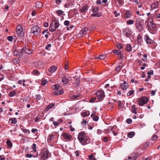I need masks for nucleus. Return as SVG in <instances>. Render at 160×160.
<instances>
[{"label": "nucleus", "instance_id": "f257e3e1", "mask_svg": "<svg viewBox=\"0 0 160 160\" xmlns=\"http://www.w3.org/2000/svg\"><path fill=\"white\" fill-rule=\"evenodd\" d=\"M78 139L82 145H85L90 142V140L89 137L83 132H81L79 133Z\"/></svg>", "mask_w": 160, "mask_h": 160}, {"label": "nucleus", "instance_id": "f03ea898", "mask_svg": "<svg viewBox=\"0 0 160 160\" xmlns=\"http://www.w3.org/2000/svg\"><path fill=\"white\" fill-rule=\"evenodd\" d=\"M40 155L41 160H45L50 157L48 150L46 148L42 150Z\"/></svg>", "mask_w": 160, "mask_h": 160}, {"label": "nucleus", "instance_id": "7ed1b4c3", "mask_svg": "<svg viewBox=\"0 0 160 160\" xmlns=\"http://www.w3.org/2000/svg\"><path fill=\"white\" fill-rule=\"evenodd\" d=\"M59 25V22L56 19L53 20L51 23L49 27V30L52 32L58 28Z\"/></svg>", "mask_w": 160, "mask_h": 160}, {"label": "nucleus", "instance_id": "20e7f679", "mask_svg": "<svg viewBox=\"0 0 160 160\" xmlns=\"http://www.w3.org/2000/svg\"><path fill=\"white\" fill-rule=\"evenodd\" d=\"M135 26L137 29L139 30H142L143 28V22L140 18H137L135 23Z\"/></svg>", "mask_w": 160, "mask_h": 160}, {"label": "nucleus", "instance_id": "39448f33", "mask_svg": "<svg viewBox=\"0 0 160 160\" xmlns=\"http://www.w3.org/2000/svg\"><path fill=\"white\" fill-rule=\"evenodd\" d=\"M31 32L35 35H38L41 31L40 28L38 26L34 25L32 26L31 29Z\"/></svg>", "mask_w": 160, "mask_h": 160}, {"label": "nucleus", "instance_id": "423d86ee", "mask_svg": "<svg viewBox=\"0 0 160 160\" xmlns=\"http://www.w3.org/2000/svg\"><path fill=\"white\" fill-rule=\"evenodd\" d=\"M148 29L150 32L153 34H155L157 30L155 24L151 22L149 25Z\"/></svg>", "mask_w": 160, "mask_h": 160}, {"label": "nucleus", "instance_id": "0eeeda50", "mask_svg": "<svg viewBox=\"0 0 160 160\" xmlns=\"http://www.w3.org/2000/svg\"><path fill=\"white\" fill-rule=\"evenodd\" d=\"M96 95L99 100H102L105 96L104 92L102 90L97 91L96 92Z\"/></svg>", "mask_w": 160, "mask_h": 160}, {"label": "nucleus", "instance_id": "6e6552de", "mask_svg": "<svg viewBox=\"0 0 160 160\" xmlns=\"http://www.w3.org/2000/svg\"><path fill=\"white\" fill-rule=\"evenodd\" d=\"M22 28L20 25L16 27V32L19 37H22L24 35V33L22 31Z\"/></svg>", "mask_w": 160, "mask_h": 160}, {"label": "nucleus", "instance_id": "1a4fd4ad", "mask_svg": "<svg viewBox=\"0 0 160 160\" xmlns=\"http://www.w3.org/2000/svg\"><path fill=\"white\" fill-rule=\"evenodd\" d=\"M132 34V32L131 29L127 28H125L123 30V34L127 37H130Z\"/></svg>", "mask_w": 160, "mask_h": 160}, {"label": "nucleus", "instance_id": "9d476101", "mask_svg": "<svg viewBox=\"0 0 160 160\" xmlns=\"http://www.w3.org/2000/svg\"><path fill=\"white\" fill-rule=\"evenodd\" d=\"M148 99L146 97H142L140 98L138 101V104L140 106H142L147 103Z\"/></svg>", "mask_w": 160, "mask_h": 160}, {"label": "nucleus", "instance_id": "9b49d317", "mask_svg": "<svg viewBox=\"0 0 160 160\" xmlns=\"http://www.w3.org/2000/svg\"><path fill=\"white\" fill-rule=\"evenodd\" d=\"M88 30V29L87 28H84L82 29L77 35V37L79 38L82 37Z\"/></svg>", "mask_w": 160, "mask_h": 160}, {"label": "nucleus", "instance_id": "f8f14e48", "mask_svg": "<svg viewBox=\"0 0 160 160\" xmlns=\"http://www.w3.org/2000/svg\"><path fill=\"white\" fill-rule=\"evenodd\" d=\"M24 49H22L19 51L15 50L13 53V54L15 56H18L22 55L24 53Z\"/></svg>", "mask_w": 160, "mask_h": 160}, {"label": "nucleus", "instance_id": "ddd939ff", "mask_svg": "<svg viewBox=\"0 0 160 160\" xmlns=\"http://www.w3.org/2000/svg\"><path fill=\"white\" fill-rule=\"evenodd\" d=\"M88 7L87 5L83 6L79 10L80 13L84 14L86 13L88 11Z\"/></svg>", "mask_w": 160, "mask_h": 160}, {"label": "nucleus", "instance_id": "4468645a", "mask_svg": "<svg viewBox=\"0 0 160 160\" xmlns=\"http://www.w3.org/2000/svg\"><path fill=\"white\" fill-rule=\"evenodd\" d=\"M128 84L126 82H125L124 83H122L120 84V87L123 90H126L128 87Z\"/></svg>", "mask_w": 160, "mask_h": 160}, {"label": "nucleus", "instance_id": "2eb2a0df", "mask_svg": "<svg viewBox=\"0 0 160 160\" xmlns=\"http://www.w3.org/2000/svg\"><path fill=\"white\" fill-rule=\"evenodd\" d=\"M57 69V67L55 66H52L48 70V71L50 73H52L54 72Z\"/></svg>", "mask_w": 160, "mask_h": 160}, {"label": "nucleus", "instance_id": "dca6fc26", "mask_svg": "<svg viewBox=\"0 0 160 160\" xmlns=\"http://www.w3.org/2000/svg\"><path fill=\"white\" fill-rule=\"evenodd\" d=\"M62 136L66 139H70L72 138L71 135L69 133H64L62 134Z\"/></svg>", "mask_w": 160, "mask_h": 160}, {"label": "nucleus", "instance_id": "f3484780", "mask_svg": "<svg viewBox=\"0 0 160 160\" xmlns=\"http://www.w3.org/2000/svg\"><path fill=\"white\" fill-rule=\"evenodd\" d=\"M158 1L154 2L151 5V8L152 9H156L158 8Z\"/></svg>", "mask_w": 160, "mask_h": 160}, {"label": "nucleus", "instance_id": "a211bd4d", "mask_svg": "<svg viewBox=\"0 0 160 160\" xmlns=\"http://www.w3.org/2000/svg\"><path fill=\"white\" fill-rule=\"evenodd\" d=\"M22 49H24V52H25L26 53L30 54H31L32 52V49H30L29 48H26V47H24Z\"/></svg>", "mask_w": 160, "mask_h": 160}, {"label": "nucleus", "instance_id": "6ab92c4d", "mask_svg": "<svg viewBox=\"0 0 160 160\" xmlns=\"http://www.w3.org/2000/svg\"><path fill=\"white\" fill-rule=\"evenodd\" d=\"M114 129H116V126H113L111 128V131L112 132L113 134L115 136L118 134V129H117V130L116 131H115L114 130Z\"/></svg>", "mask_w": 160, "mask_h": 160}, {"label": "nucleus", "instance_id": "aec40b11", "mask_svg": "<svg viewBox=\"0 0 160 160\" xmlns=\"http://www.w3.org/2000/svg\"><path fill=\"white\" fill-rule=\"evenodd\" d=\"M55 106V104L51 103L48 105L45 108L44 110L45 111H48L49 109L52 108Z\"/></svg>", "mask_w": 160, "mask_h": 160}, {"label": "nucleus", "instance_id": "412c9836", "mask_svg": "<svg viewBox=\"0 0 160 160\" xmlns=\"http://www.w3.org/2000/svg\"><path fill=\"white\" fill-rule=\"evenodd\" d=\"M112 52L118 56L119 57H121L122 55L120 51L119 50H112Z\"/></svg>", "mask_w": 160, "mask_h": 160}, {"label": "nucleus", "instance_id": "4be33fe9", "mask_svg": "<svg viewBox=\"0 0 160 160\" xmlns=\"http://www.w3.org/2000/svg\"><path fill=\"white\" fill-rule=\"evenodd\" d=\"M145 40L147 44H150L151 43V40L149 36H146L144 37Z\"/></svg>", "mask_w": 160, "mask_h": 160}, {"label": "nucleus", "instance_id": "5701e85b", "mask_svg": "<svg viewBox=\"0 0 160 160\" xmlns=\"http://www.w3.org/2000/svg\"><path fill=\"white\" fill-rule=\"evenodd\" d=\"M6 143L8 148L9 149L11 148L12 145V142L10 140H8L6 142Z\"/></svg>", "mask_w": 160, "mask_h": 160}, {"label": "nucleus", "instance_id": "b1692460", "mask_svg": "<svg viewBox=\"0 0 160 160\" xmlns=\"http://www.w3.org/2000/svg\"><path fill=\"white\" fill-rule=\"evenodd\" d=\"M126 50L128 52H130L132 50L131 46L130 44H127L126 45Z\"/></svg>", "mask_w": 160, "mask_h": 160}, {"label": "nucleus", "instance_id": "393cba45", "mask_svg": "<svg viewBox=\"0 0 160 160\" xmlns=\"http://www.w3.org/2000/svg\"><path fill=\"white\" fill-rule=\"evenodd\" d=\"M135 135V133L133 132H131L128 133L127 136L130 138H132Z\"/></svg>", "mask_w": 160, "mask_h": 160}, {"label": "nucleus", "instance_id": "a878e982", "mask_svg": "<svg viewBox=\"0 0 160 160\" xmlns=\"http://www.w3.org/2000/svg\"><path fill=\"white\" fill-rule=\"evenodd\" d=\"M68 79L66 78L64 76L62 77V82H63L64 84H67L68 83Z\"/></svg>", "mask_w": 160, "mask_h": 160}, {"label": "nucleus", "instance_id": "bb28decb", "mask_svg": "<svg viewBox=\"0 0 160 160\" xmlns=\"http://www.w3.org/2000/svg\"><path fill=\"white\" fill-rule=\"evenodd\" d=\"M131 16V14L129 11H127L125 13L124 16L125 18H130Z\"/></svg>", "mask_w": 160, "mask_h": 160}, {"label": "nucleus", "instance_id": "cd10ccee", "mask_svg": "<svg viewBox=\"0 0 160 160\" xmlns=\"http://www.w3.org/2000/svg\"><path fill=\"white\" fill-rule=\"evenodd\" d=\"M42 6V3L40 2H37L36 4V7L38 8H41Z\"/></svg>", "mask_w": 160, "mask_h": 160}, {"label": "nucleus", "instance_id": "c85d7f7f", "mask_svg": "<svg viewBox=\"0 0 160 160\" xmlns=\"http://www.w3.org/2000/svg\"><path fill=\"white\" fill-rule=\"evenodd\" d=\"M21 130L24 133H30V131L28 129H27L24 128L22 126L20 127Z\"/></svg>", "mask_w": 160, "mask_h": 160}, {"label": "nucleus", "instance_id": "c756f323", "mask_svg": "<svg viewBox=\"0 0 160 160\" xmlns=\"http://www.w3.org/2000/svg\"><path fill=\"white\" fill-rule=\"evenodd\" d=\"M90 114V113L88 111H85L81 113V115L83 116H88Z\"/></svg>", "mask_w": 160, "mask_h": 160}, {"label": "nucleus", "instance_id": "7c9ffc66", "mask_svg": "<svg viewBox=\"0 0 160 160\" xmlns=\"http://www.w3.org/2000/svg\"><path fill=\"white\" fill-rule=\"evenodd\" d=\"M16 94V92L15 91H12L9 93L8 95L10 97H12L14 96Z\"/></svg>", "mask_w": 160, "mask_h": 160}, {"label": "nucleus", "instance_id": "2f4dec72", "mask_svg": "<svg viewBox=\"0 0 160 160\" xmlns=\"http://www.w3.org/2000/svg\"><path fill=\"white\" fill-rule=\"evenodd\" d=\"M32 73L33 75H39L40 74V72H39L37 70H33Z\"/></svg>", "mask_w": 160, "mask_h": 160}, {"label": "nucleus", "instance_id": "473e14b6", "mask_svg": "<svg viewBox=\"0 0 160 160\" xmlns=\"http://www.w3.org/2000/svg\"><path fill=\"white\" fill-rule=\"evenodd\" d=\"M64 12L60 10H58L56 11V13L59 16H61L62 15Z\"/></svg>", "mask_w": 160, "mask_h": 160}, {"label": "nucleus", "instance_id": "72a5a7b5", "mask_svg": "<svg viewBox=\"0 0 160 160\" xmlns=\"http://www.w3.org/2000/svg\"><path fill=\"white\" fill-rule=\"evenodd\" d=\"M134 23V21L133 20H129L127 21L126 23L128 25L132 24Z\"/></svg>", "mask_w": 160, "mask_h": 160}, {"label": "nucleus", "instance_id": "f704fd0d", "mask_svg": "<svg viewBox=\"0 0 160 160\" xmlns=\"http://www.w3.org/2000/svg\"><path fill=\"white\" fill-rule=\"evenodd\" d=\"M92 17H99L101 16V14L100 13H93L91 14Z\"/></svg>", "mask_w": 160, "mask_h": 160}, {"label": "nucleus", "instance_id": "c9c22d12", "mask_svg": "<svg viewBox=\"0 0 160 160\" xmlns=\"http://www.w3.org/2000/svg\"><path fill=\"white\" fill-rule=\"evenodd\" d=\"M92 11L93 12H98L99 10L98 7H96L92 9Z\"/></svg>", "mask_w": 160, "mask_h": 160}, {"label": "nucleus", "instance_id": "e433bc0d", "mask_svg": "<svg viewBox=\"0 0 160 160\" xmlns=\"http://www.w3.org/2000/svg\"><path fill=\"white\" fill-rule=\"evenodd\" d=\"M63 93V91L62 90H60L59 91H57L54 92V94L56 95H60Z\"/></svg>", "mask_w": 160, "mask_h": 160}, {"label": "nucleus", "instance_id": "4c0bfd02", "mask_svg": "<svg viewBox=\"0 0 160 160\" xmlns=\"http://www.w3.org/2000/svg\"><path fill=\"white\" fill-rule=\"evenodd\" d=\"M134 92V91L133 90H131L129 91L127 93V95L128 96H130L132 95Z\"/></svg>", "mask_w": 160, "mask_h": 160}, {"label": "nucleus", "instance_id": "58836bf2", "mask_svg": "<svg viewBox=\"0 0 160 160\" xmlns=\"http://www.w3.org/2000/svg\"><path fill=\"white\" fill-rule=\"evenodd\" d=\"M54 138V136L52 134H50L48 137V140L50 141H51L52 139Z\"/></svg>", "mask_w": 160, "mask_h": 160}, {"label": "nucleus", "instance_id": "ea45409f", "mask_svg": "<svg viewBox=\"0 0 160 160\" xmlns=\"http://www.w3.org/2000/svg\"><path fill=\"white\" fill-rule=\"evenodd\" d=\"M80 96V95L79 94H77L75 95H73L71 97V98L72 99L77 98Z\"/></svg>", "mask_w": 160, "mask_h": 160}, {"label": "nucleus", "instance_id": "a19ab883", "mask_svg": "<svg viewBox=\"0 0 160 160\" xmlns=\"http://www.w3.org/2000/svg\"><path fill=\"white\" fill-rule=\"evenodd\" d=\"M122 68V66L121 65H119L116 68V71L117 72H119L120 71L121 69Z\"/></svg>", "mask_w": 160, "mask_h": 160}, {"label": "nucleus", "instance_id": "79ce46f5", "mask_svg": "<svg viewBox=\"0 0 160 160\" xmlns=\"http://www.w3.org/2000/svg\"><path fill=\"white\" fill-rule=\"evenodd\" d=\"M106 55H100L99 56V59L102 60L105 58Z\"/></svg>", "mask_w": 160, "mask_h": 160}, {"label": "nucleus", "instance_id": "37998d69", "mask_svg": "<svg viewBox=\"0 0 160 160\" xmlns=\"http://www.w3.org/2000/svg\"><path fill=\"white\" fill-rule=\"evenodd\" d=\"M36 145L35 144L33 143L32 145V148L33 149V151L34 152H36L37 151V149H36Z\"/></svg>", "mask_w": 160, "mask_h": 160}, {"label": "nucleus", "instance_id": "c03bdc74", "mask_svg": "<svg viewBox=\"0 0 160 160\" xmlns=\"http://www.w3.org/2000/svg\"><path fill=\"white\" fill-rule=\"evenodd\" d=\"M60 87V86L59 84H57L53 86L52 88L56 90L58 89Z\"/></svg>", "mask_w": 160, "mask_h": 160}, {"label": "nucleus", "instance_id": "a18cd8bd", "mask_svg": "<svg viewBox=\"0 0 160 160\" xmlns=\"http://www.w3.org/2000/svg\"><path fill=\"white\" fill-rule=\"evenodd\" d=\"M76 82L75 83H74V85L75 87H77L80 84V82L78 80L76 81Z\"/></svg>", "mask_w": 160, "mask_h": 160}, {"label": "nucleus", "instance_id": "49530a36", "mask_svg": "<svg viewBox=\"0 0 160 160\" xmlns=\"http://www.w3.org/2000/svg\"><path fill=\"white\" fill-rule=\"evenodd\" d=\"M117 47L119 49H121L122 47V45L120 43H118L116 45Z\"/></svg>", "mask_w": 160, "mask_h": 160}, {"label": "nucleus", "instance_id": "de8ad7c7", "mask_svg": "<svg viewBox=\"0 0 160 160\" xmlns=\"http://www.w3.org/2000/svg\"><path fill=\"white\" fill-rule=\"evenodd\" d=\"M53 123L55 127H56L58 126L59 124L60 123V122H59L53 121Z\"/></svg>", "mask_w": 160, "mask_h": 160}, {"label": "nucleus", "instance_id": "09e8293b", "mask_svg": "<svg viewBox=\"0 0 160 160\" xmlns=\"http://www.w3.org/2000/svg\"><path fill=\"white\" fill-rule=\"evenodd\" d=\"M70 22L68 20H66L64 21V24L66 26H68Z\"/></svg>", "mask_w": 160, "mask_h": 160}, {"label": "nucleus", "instance_id": "8fccbe9b", "mask_svg": "<svg viewBox=\"0 0 160 160\" xmlns=\"http://www.w3.org/2000/svg\"><path fill=\"white\" fill-rule=\"evenodd\" d=\"M47 83V80L46 79H42V84L43 85H45Z\"/></svg>", "mask_w": 160, "mask_h": 160}, {"label": "nucleus", "instance_id": "3c124183", "mask_svg": "<svg viewBox=\"0 0 160 160\" xmlns=\"http://www.w3.org/2000/svg\"><path fill=\"white\" fill-rule=\"evenodd\" d=\"M96 99V97H93L90 100V102H94Z\"/></svg>", "mask_w": 160, "mask_h": 160}, {"label": "nucleus", "instance_id": "603ef678", "mask_svg": "<svg viewBox=\"0 0 160 160\" xmlns=\"http://www.w3.org/2000/svg\"><path fill=\"white\" fill-rule=\"evenodd\" d=\"M7 39L10 42L12 41L13 40V37L12 36H9L7 37Z\"/></svg>", "mask_w": 160, "mask_h": 160}, {"label": "nucleus", "instance_id": "864d4df0", "mask_svg": "<svg viewBox=\"0 0 160 160\" xmlns=\"http://www.w3.org/2000/svg\"><path fill=\"white\" fill-rule=\"evenodd\" d=\"M10 121H12L11 123L15 124L17 122V121L15 120H13L12 118H11L9 119Z\"/></svg>", "mask_w": 160, "mask_h": 160}, {"label": "nucleus", "instance_id": "5fc2aeb1", "mask_svg": "<svg viewBox=\"0 0 160 160\" xmlns=\"http://www.w3.org/2000/svg\"><path fill=\"white\" fill-rule=\"evenodd\" d=\"M132 122V120L130 118L126 120V122L128 124L131 123Z\"/></svg>", "mask_w": 160, "mask_h": 160}, {"label": "nucleus", "instance_id": "6e6d98bb", "mask_svg": "<svg viewBox=\"0 0 160 160\" xmlns=\"http://www.w3.org/2000/svg\"><path fill=\"white\" fill-rule=\"evenodd\" d=\"M61 0H56L55 3L59 5L61 3Z\"/></svg>", "mask_w": 160, "mask_h": 160}, {"label": "nucleus", "instance_id": "4d7b16f0", "mask_svg": "<svg viewBox=\"0 0 160 160\" xmlns=\"http://www.w3.org/2000/svg\"><path fill=\"white\" fill-rule=\"evenodd\" d=\"M33 155L31 154H26V157H27L28 158L32 157H33Z\"/></svg>", "mask_w": 160, "mask_h": 160}, {"label": "nucleus", "instance_id": "13d9d810", "mask_svg": "<svg viewBox=\"0 0 160 160\" xmlns=\"http://www.w3.org/2000/svg\"><path fill=\"white\" fill-rule=\"evenodd\" d=\"M51 47V44H49L47 45L45 47V49L47 50H48L49 48Z\"/></svg>", "mask_w": 160, "mask_h": 160}, {"label": "nucleus", "instance_id": "bf43d9fd", "mask_svg": "<svg viewBox=\"0 0 160 160\" xmlns=\"http://www.w3.org/2000/svg\"><path fill=\"white\" fill-rule=\"evenodd\" d=\"M147 74L148 75H153V71L152 70H150L149 72L147 73Z\"/></svg>", "mask_w": 160, "mask_h": 160}, {"label": "nucleus", "instance_id": "052dcab7", "mask_svg": "<svg viewBox=\"0 0 160 160\" xmlns=\"http://www.w3.org/2000/svg\"><path fill=\"white\" fill-rule=\"evenodd\" d=\"M36 98L37 100H40L41 99V96L40 95H37L36 96Z\"/></svg>", "mask_w": 160, "mask_h": 160}, {"label": "nucleus", "instance_id": "680f3d73", "mask_svg": "<svg viewBox=\"0 0 160 160\" xmlns=\"http://www.w3.org/2000/svg\"><path fill=\"white\" fill-rule=\"evenodd\" d=\"M157 136L155 135H154L152 138V139L153 140L155 141L157 139Z\"/></svg>", "mask_w": 160, "mask_h": 160}, {"label": "nucleus", "instance_id": "e2e57ef3", "mask_svg": "<svg viewBox=\"0 0 160 160\" xmlns=\"http://www.w3.org/2000/svg\"><path fill=\"white\" fill-rule=\"evenodd\" d=\"M98 119V116H95L93 118V120L94 121H97Z\"/></svg>", "mask_w": 160, "mask_h": 160}, {"label": "nucleus", "instance_id": "0e129e2a", "mask_svg": "<svg viewBox=\"0 0 160 160\" xmlns=\"http://www.w3.org/2000/svg\"><path fill=\"white\" fill-rule=\"evenodd\" d=\"M14 62L16 64L18 63L19 62V60L18 58H15L14 60Z\"/></svg>", "mask_w": 160, "mask_h": 160}, {"label": "nucleus", "instance_id": "69168bd1", "mask_svg": "<svg viewBox=\"0 0 160 160\" xmlns=\"http://www.w3.org/2000/svg\"><path fill=\"white\" fill-rule=\"evenodd\" d=\"M155 91L152 90L151 92V95L152 96H153L155 95Z\"/></svg>", "mask_w": 160, "mask_h": 160}, {"label": "nucleus", "instance_id": "338daca9", "mask_svg": "<svg viewBox=\"0 0 160 160\" xmlns=\"http://www.w3.org/2000/svg\"><path fill=\"white\" fill-rule=\"evenodd\" d=\"M146 66V64L144 63L142 64V66L141 67V69L142 70H143L144 69V67Z\"/></svg>", "mask_w": 160, "mask_h": 160}, {"label": "nucleus", "instance_id": "774afa93", "mask_svg": "<svg viewBox=\"0 0 160 160\" xmlns=\"http://www.w3.org/2000/svg\"><path fill=\"white\" fill-rule=\"evenodd\" d=\"M154 17L156 18H160V14H157Z\"/></svg>", "mask_w": 160, "mask_h": 160}]
</instances>
